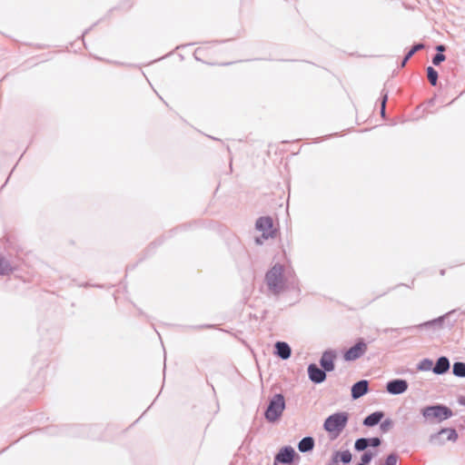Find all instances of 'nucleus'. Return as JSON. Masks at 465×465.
I'll use <instances>...</instances> for the list:
<instances>
[{"mask_svg":"<svg viewBox=\"0 0 465 465\" xmlns=\"http://www.w3.org/2000/svg\"><path fill=\"white\" fill-rule=\"evenodd\" d=\"M290 278H294V276L285 275L284 267L281 264H275L266 272L265 282L272 293L279 294L287 289Z\"/></svg>","mask_w":465,"mask_h":465,"instance_id":"obj_1","label":"nucleus"},{"mask_svg":"<svg viewBox=\"0 0 465 465\" xmlns=\"http://www.w3.org/2000/svg\"><path fill=\"white\" fill-rule=\"evenodd\" d=\"M349 416L346 412H337L328 417L324 422V429L331 438H337L345 428Z\"/></svg>","mask_w":465,"mask_h":465,"instance_id":"obj_2","label":"nucleus"},{"mask_svg":"<svg viewBox=\"0 0 465 465\" xmlns=\"http://www.w3.org/2000/svg\"><path fill=\"white\" fill-rule=\"evenodd\" d=\"M425 419L435 421H442L452 416V411L446 406L436 405L426 407L422 410Z\"/></svg>","mask_w":465,"mask_h":465,"instance_id":"obj_3","label":"nucleus"},{"mask_svg":"<svg viewBox=\"0 0 465 465\" xmlns=\"http://www.w3.org/2000/svg\"><path fill=\"white\" fill-rule=\"evenodd\" d=\"M285 407L284 398L282 394H276L271 401L265 417L269 421H275L282 415Z\"/></svg>","mask_w":465,"mask_h":465,"instance_id":"obj_4","label":"nucleus"},{"mask_svg":"<svg viewBox=\"0 0 465 465\" xmlns=\"http://www.w3.org/2000/svg\"><path fill=\"white\" fill-rule=\"evenodd\" d=\"M256 229L262 232L263 239L272 237L275 232L272 219L269 216L260 217L256 222Z\"/></svg>","mask_w":465,"mask_h":465,"instance_id":"obj_5","label":"nucleus"},{"mask_svg":"<svg viewBox=\"0 0 465 465\" xmlns=\"http://www.w3.org/2000/svg\"><path fill=\"white\" fill-rule=\"evenodd\" d=\"M367 351V344L362 341L357 342L354 346L345 351L343 357L347 361H351L359 359Z\"/></svg>","mask_w":465,"mask_h":465,"instance_id":"obj_6","label":"nucleus"},{"mask_svg":"<svg viewBox=\"0 0 465 465\" xmlns=\"http://www.w3.org/2000/svg\"><path fill=\"white\" fill-rule=\"evenodd\" d=\"M295 451L292 447L282 448L275 457L274 465L281 463H291L294 458Z\"/></svg>","mask_w":465,"mask_h":465,"instance_id":"obj_7","label":"nucleus"},{"mask_svg":"<svg viewBox=\"0 0 465 465\" xmlns=\"http://www.w3.org/2000/svg\"><path fill=\"white\" fill-rule=\"evenodd\" d=\"M336 358V354L334 351H328L323 352L321 358V366L323 368L325 371H331L334 370V360Z\"/></svg>","mask_w":465,"mask_h":465,"instance_id":"obj_8","label":"nucleus"},{"mask_svg":"<svg viewBox=\"0 0 465 465\" xmlns=\"http://www.w3.org/2000/svg\"><path fill=\"white\" fill-rule=\"evenodd\" d=\"M408 389V383L404 380H394L387 384V391L391 394L403 393Z\"/></svg>","mask_w":465,"mask_h":465,"instance_id":"obj_9","label":"nucleus"},{"mask_svg":"<svg viewBox=\"0 0 465 465\" xmlns=\"http://www.w3.org/2000/svg\"><path fill=\"white\" fill-rule=\"evenodd\" d=\"M308 374L312 381L320 383L325 381V371L319 369L315 364H311L308 367Z\"/></svg>","mask_w":465,"mask_h":465,"instance_id":"obj_10","label":"nucleus"},{"mask_svg":"<svg viewBox=\"0 0 465 465\" xmlns=\"http://www.w3.org/2000/svg\"><path fill=\"white\" fill-rule=\"evenodd\" d=\"M368 391V381H361L353 384L351 388V396L353 399H358Z\"/></svg>","mask_w":465,"mask_h":465,"instance_id":"obj_11","label":"nucleus"},{"mask_svg":"<svg viewBox=\"0 0 465 465\" xmlns=\"http://www.w3.org/2000/svg\"><path fill=\"white\" fill-rule=\"evenodd\" d=\"M450 368V361L449 360L446 358V357H440L434 368H433V372L434 373H437V374H442L444 372H446Z\"/></svg>","mask_w":465,"mask_h":465,"instance_id":"obj_12","label":"nucleus"},{"mask_svg":"<svg viewBox=\"0 0 465 465\" xmlns=\"http://www.w3.org/2000/svg\"><path fill=\"white\" fill-rule=\"evenodd\" d=\"M275 348L277 350V354L282 359H288L291 355V348L286 342L278 341L275 344Z\"/></svg>","mask_w":465,"mask_h":465,"instance_id":"obj_13","label":"nucleus"},{"mask_svg":"<svg viewBox=\"0 0 465 465\" xmlns=\"http://www.w3.org/2000/svg\"><path fill=\"white\" fill-rule=\"evenodd\" d=\"M16 269L3 256L0 255V275H6L12 273Z\"/></svg>","mask_w":465,"mask_h":465,"instance_id":"obj_14","label":"nucleus"},{"mask_svg":"<svg viewBox=\"0 0 465 465\" xmlns=\"http://www.w3.org/2000/svg\"><path fill=\"white\" fill-rule=\"evenodd\" d=\"M314 447V440L312 437L303 438L298 444V449L302 452L312 450Z\"/></svg>","mask_w":465,"mask_h":465,"instance_id":"obj_15","label":"nucleus"},{"mask_svg":"<svg viewBox=\"0 0 465 465\" xmlns=\"http://www.w3.org/2000/svg\"><path fill=\"white\" fill-rule=\"evenodd\" d=\"M383 417L382 412H373L365 418L363 424L369 427L378 424Z\"/></svg>","mask_w":465,"mask_h":465,"instance_id":"obj_16","label":"nucleus"},{"mask_svg":"<svg viewBox=\"0 0 465 465\" xmlns=\"http://www.w3.org/2000/svg\"><path fill=\"white\" fill-rule=\"evenodd\" d=\"M427 77H428L429 82L431 84V85L437 84L438 73L433 67L429 66L427 68Z\"/></svg>","mask_w":465,"mask_h":465,"instance_id":"obj_17","label":"nucleus"},{"mask_svg":"<svg viewBox=\"0 0 465 465\" xmlns=\"http://www.w3.org/2000/svg\"><path fill=\"white\" fill-rule=\"evenodd\" d=\"M453 373L459 377H465V363H463V362L454 363Z\"/></svg>","mask_w":465,"mask_h":465,"instance_id":"obj_18","label":"nucleus"},{"mask_svg":"<svg viewBox=\"0 0 465 465\" xmlns=\"http://www.w3.org/2000/svg\"><path fill=\"white\" fill-rule=\"evenodd\" d=\"M440 433L446 434L448 440H456L458 438V434H457L456 430L453 429H443L440 430Z\"/></svg>","mask_w":465,"mask_h":465,"instance_id":"obj_19","label":"nucleus"},{"mask_svg":"<svg viewBox=\"0 0 465 465\" xmlns=\"http://www.w3.org/2000/svg\"><path fill=\"white\" fill-rule=\"evenodd\" d=\"M369 446V440L368 439H359L355 442V449L357 450H364Z\"/></svg>","mask_w":465,"mask_h":465,"instance_id":"obj_20","label":"nucleus"},{"mask_svg":"<svg viewBox=\"0 0 465 465\" xmlns=\"http://www.w3.org/2000/svg\"><path fill=\"white\" fill-rule=\"evenodd\" d=\"M398 462V456L396 454H390L384 463H381L380 465H397Z\"/></svg>","mask_w":465,"mask_h":465,"instance_id":"obj_21","label":"nucleus"},{"mask_svg":"<svg viewBox=\"0 0 465 465\" xmlns=\"http://www.w3.org/2000/svg\"><path fill=\"white\" fill-rule=\"evenodd\" d=\"M424 47L422 44L415 45L411 47V49L406 54V59H410L416 52L421 50Z\"/></svg>","mask_w":465,"mask_h":465,"instance_id":"obj_22","label":"nucleus"},{"mask_svg":"<svg viewBox=\"0 0 465 465\" xmlns=\"http://www.w3.org/2000/svg\"><path fill=\"white\" fill-rule=\"evenodd\" d=\"M338 454L340 455V459L343 463H348L351 460V454L348 450L342 451Z\"/></svg>","mask_w":465,"mask_h":465,"instance_id":"obj_23","label":"nucleus"},{"mask_svg":"<svg viewBox=\"0 0 465 465\" xmlns=\"http://www.w3.org/2000/svg\"><path fill=\"white\" fill-rule=\"evenodd\" d=\"M373 458V453L367 451L361 456V464H368Z\"/></svg>","mask_w":465,"mask_h":465,"instance_id":"obj_24","label":"nucleus"},{"mask_svg":"<svg viewBox=\"0 0 465 465\" xmlns=\"http://www.w3.org/2000/svg\"><path fill=\"white\" fill-rule=\"evenodd\" d=\"M445 55L442 54H437L433 59H432V63L435 64V65H438L440 63L443 62L445 60Z\"/></svg>","mask_w":465,"mask_h":465,"instance_id":"obj_25","label":"nucleus"},{"mask_svg":"<svg viewBox=\"0 0 465 465\" xmlns=\"http://www.w3.org/2000/svg\"><path fill=\"white\" fill-rule=\"evenodd\" d=\"M369 446L378 447L381 444V440L379 438H371L368 439Z\"/></svg>","mask_w":465,"mask_h":465,"instance_id":"obj_26","label":"nucleus"},{"mask_svg":"<svg viewBox=\"0 0 465 465\" xmlns=\"http://www.w3.org/2000/svg\"><path fill=\"white\" fill-rule=\"evenodd\" d=\"M385 103H386V96L384 97L382 104H381V112L384 113L385 110Z\"/></svg>","mask_w":465,"mask_h":465,"instance_id":"obj_27","label":"nucleus"},{"mask_svg":"<svg viewBox=\"0 0 465 465\" xmlns=\"http://www.w3.org/2000/svg\"><path fill=\"white\" fill-rule=\"evenodd\" d=\"M203 52V47H199L196 51H195V54H202V53Z\"/></svg>","mask_w":465,"mask_h":465,"instance_id":"obj_28","label":"nucleus"},{"mask_svg":"<svg viewBox=\"0 0 465 465\" xmlns=\"http://www.w3.org/2000/svg\"><path fill=\"white\" fill-rule=\"evenodd\" d=\"M437 50L440 52H443L445 50V47L443 45H438Z\"/></svg>","mask_w":465,"mask_h":465,"instance_id":"obj_29","label":"nucleus"},{"mask_svg":"<svg viewBox=\"0 0 465 465\" xmlns=\"http://www.w3.org/2000/svg\"><path fill=\"white\" fill-rule=\"evenodd\" d=\"M423 364H429V366H430V365L432 364V362H431V361H425L423 362Z\"/></svg>","mask_w":465,"mask_h":465,"instance_id":"obj_30","label":"nucleus"},{"mask_svg":"<svg viewBox=\"0 0 465 465\" xmlns=\"http://www.w3.org/2000/svg\"><path fill=\"white\" fill-rule=\"evenodd\" d=\"M408 60H409V59H406V57H405V58L403 59V62H402V64H401V65H402V66H404V65H405V64H406V62H407Z\"/></svg>","mask_w":465,"mask_h":465,"instance_id":"obj_31","label":"nucleus"},{"mask_svg":"<svg viewBox=\"0 0 465 465\" xmlns=\"http://www.w3.org/2000/svg\"><path fill=\"white\" fill-rule=\"evenodd\" d=\"M257 243H262L259 238L256 239Z\"/></svg>","mask_w":465,"mask_h":465,"instance_id":"obj_32","label":"nucleus"},{"mask_svg":"<svg viewBox=\"0 0 465 465\" xmlns=\"http://www.w3.org/2000/svg\"><path fill=\"white\" fill-rule=\"evenodd\" d=\"M358 465H364V464H358Z\"/></svg>","mask_w":465,"mask_h":465,"instance_id":"obj_33","label":"nucleus"}]
</instances>
